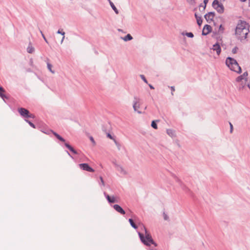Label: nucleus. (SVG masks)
Returning <instances> with one entry per match:
<instances>
[{
  "label": "nucleus",
  "mask_w": 250,
  "mask_h": 250,
  "mask_svg": "<svg viewBox=\"0 0 250 250\" xmlns=\"http://www.w3.org/2000/svg\"><path fill=\"white\" fill-rule=\"evenodd\" d=\"M249 32L248 24L244 21H240L235 29V34L240 40L245 39Z\"/></svg>",
  "instance_id": "1"
},
{
  "label": "nucleus",
  "mask_w": 250,
  "mask_h": 250,
  "mask_svg": "<svg viewBox=\"0 0 250 250\" xmlns=\"http://www.w3.org/2000/svg\"><path fill=\"white\" fill-rule=\"evenodd\" d=\"M248 74L247 72L244 73L242 75L239 76L236 81L239 90L242 92H245L248 89H250V83L248 82Z\"/></svg>",
  "instance_id": "2"
},
{
  "label": "nucleus",
  "mask_w": 250,
  "mask_h": 250,
  "mask_svg": "<svg viewBox=\"0 0 250 250\" xmlns=\"http://www.w3.org/2000/svg\"><path fill=\"white\" fill-rule=\"evenodd\" d=\"M226 64L231 70L238 73L241 72L240 66L234 59L230 57L227 58L226 61Z\"/></svg>",
  "instance_id": "3"
},
{
  "label": "nucleus",
  "mask_w": 250,
  "mask_h": 250,
  "mask_svg": "<svg viewBox=\"0 0 250 250\" xmlns=\"http://www.w3.org/2000/svg\"><path fill=\"white\" fill-rule=\"evenodd\" d=\"M144 229L145 231V237L144 236L143 234L139 233V236L142 242L146 246H150L151 244H153L155 246H156L157 245L154 243L151 235L149 233L145 227H144Z\"/></svg>",
  "instance_id": "4"
},
{
  "label": "nucleus",
  "mask_w": 250,
  "mask_h": 250,
  "mask_svg": "<svg viewBox=\"0 0 250 250\" xmlns=\"http://www.w3.org/2000/svg\"><path fill=\"white\" fill-rule=\"evenodd\" d=\"M213 7L220 13H223L224 11L223 5L218 0H214L212 3Z\"/></svg>",
  "instance_id": "5"
},
{
  "label": "nucleus",
  "mask_w": 250,
  "mask_h": 250,
  "mask_svg": "<svg viewBox=\"0 0 250 250\" xmlns=\"http://www.w3.org/2000/svg\"><path fill=\"white\" fill-rule=\"evenodd\" d=\"M19 112L20 114L24 117H30V118H34V115L32 114H30L28 110L23 108H20L19 109Z\"/></svg>",
  "instance_id": "6"
},
{
  "label": "nucleus",
  "mask_w": 250,
  "mask_h": 250,
  "mask_svg": "<svg viewBox=\"0 0 250 250\" xmlns=\"http://www.w3.org/2000/svg\"><path fill=\"white\" fill-rule=\"evenodd\" d=\"M80 168L83 170H85L89 172H94V170L91 168L87 164H80L79 165Z\"/></svg>",
  "instance_id": "7"
},
{
  "label": "nucleus",
  "mask_w": 250,
  "mask_h": 250,
  "mask_svg": "<svg viewBox=\"0 0 250 250\" xmlns=\"http://www.w3.org/2000/svg\"><path fill=\"white\" fill-rule=\"evenodd\" d=\"M214 17L215 14L213 12H209L205 16V18L208 22L212 21Z\"/></svg>",
  "instance_id": "8"
},
{
  "label": "nucleus",
  "mask_w": 250,
  "mask_h": 250,
  "mask_svg": "<svg viewBox=\"0 0 250 250\" xmlns=\"http://www.w3.org/2000/svg\"><path fill=\"white\" fill-rule=\"evenodd\" d=\"M212 30L211 27L208 24H206L204 26L203 31H202V34L204 35H207L208 34H209L210 32H211Z\"/></svg>",
  "instance_id": "9"
},
{
  "label": "nucleus",
  "mask_w": 250,
  "mask_h": 250,
  "mask_svg": "<svg viewBox=\"0 0 250 250\" xmlns=\"http://www.w3.org/2000/svg\"><path fill=\"white\" fill-rule=\"evenodd\" d=\"M212 49L213 51H215L218 55H220L221 51V49L220 45L218 43H216L214 44L212 46Z\"/></svg>",
  "instance_id": "10"
},
{
  "label": "nucleus",
  "mask_w": 250,
  "mask_h": 250,
  "mask_svg": "<svg viewBox=\"0 0 250 250\" xmlns=\"http://www.w3.org/2000/svg\"><path fill=\"white\" fill-rule=\"evenodd\" d=\"M114 208L118 212H120L122 214H125V211L123 210V209L119 205H115L114 206Z\"/></svg>",
  "instance_id": "11"
},
{
  "label": "nucleus",
  "mask_w": 250,
  "mask_h": 250,
  "mask_svg": "<svg viewBox=\"0 0 250 250\" xmlns=\"http://www.w3.org/2000/svg\"><path fill=\"white\" fill-rule=\"evenodd\" d=\"M106 198L110 203H114L117 202L116 198L114 197H110L108 195L106 196Z\"/></svg>",
  "instance_id": "12"
},
{
  "label": "nucleus",
  "mask_w": 250,
  "mask_h": 250,
  "mask_svg": "<svg viewBox=\"0 0 250 250\" xmlns=\"http://www.w3.org/2000/svg\"><path fill=\"white\" fill-rule=\"evenodd\" d=\"M195 18L197 20V24L200 26L202 23V19L201 17H199L197 15L196 13L195 14Z\"/></svg>",
  "instance_id": "13"
},
{
  "label": "nucleus",
  "mask_w": 250,
  "mask_h": 250,
  "mask_svg": "<svg viewBox=\"0 0 250 250\" xmlns=\"http://www.w3.org/2000/svg\"><path fill=\"white\" fill-rule=\"evenodd\" d=\"M140 105V103L139 100H138V101H136L134 103V104L133 105V108L135 111L138 110V109L139 108Z\"/></svg>",
  "instance_id": "14"
},
{
  "label": "nucleus",
  "mask_w": 250,
  "mask_h": 250,
  "mask_svg": "<svg viewBox=\"0 0 250 250\" xmlns=\"http://www.w3.org/2000/svg\"><path fill=\"white\" fill-rule=\"evenodd\" d=\"M208 2V0H204L203 4H201L200 5L199 8H202L203 11H204L206 7V5H207V4Z\"/></svg>",
  "instance_id": "15"
},
{
  "label": "nucleus",
  "mask_w": 250,
  "mask_h": 250,
  "mask_svg": "<svg viewBox=\"0 0 250 250\" xmlns=\"http://www.w3.org/2000/svg\"><path fill=\"white\" fill-rule=\"evenodd\" d=\"M4 93H5L4 89L2 87H0V96L2 99L6 98V96L4 94Z\"/></svg>",
  "instance_id": "16"
},
{
  "label": "nucleus",
  "mask_w": 250,
  "mask_h": 250,
  "mask_svg": "<svg viewBox=\"0 0 250 250\" xmlns=\"http://www.w3.org/2000/svg\"><path fill=\"white\" fill-rule=\"evenodd\" d=\"M65 146L70 150L72 152H73L74 153H76V152L75 151V150L74 149V148L71 146H70L67 143H65Z\"/></svg>",
  "instance_id": "17"
},
{
  "label": "nucleus",
  "mask_w": 250,
  "mask_h": 250,
  "mask_svg": "<svg viewBox=\"0 0 250 250\" xmlns=\"http://www.w3.org/2000/svg\"><path fill=\"white\" fill-rule=\"evenodd\" d=\"M129 222L130 223V225H131V226L132 227H133L134 229H137V226L134 223V222H133V220L132 219H129Z\"/></svg>",
  "instance_id": "18"
},
{
  "label": "nucleus",
  "mask_w": 250,
  "mask_h": 250,
  "mask_svg": "<svg viewBox=\"0 0 250 250\" xmlns=\"http://www.w3.org/2000/svg\"><path fill=\"white\" fill-rule=\"evenodd\" d=\"M27 50L28 53H32L34 52V49L32 46H29L28 47Z\"/></svg>",
  "instance_id": "19"
},
{
  "label": "nucleus",
  "mask_w": 250,
  "mask_h": 250,
  "mask_svg": "<svg viewBox=\"0 0 250 250\" xmlns=\"http://www.w3.org/2000/svg\"><path fill=\"white\" fill-rule=\"evenodd\" d=\"M54 135L61 141L64 142V140L56 133H54Z\"/></svg>",
  "instance_id": "20"
},
{
  "label": "nucleus",
  "mask_w": 250,
  "mask_h": 250,
  "mask_svg": "<svg viewBox=\"0 0 250 250\" xmlns=\"http://www.w3.org/2000/svg\"><path fill=\"white\" fill-rule=\"evenodd\" d=\"M132 39L131 36L130 34H127L124 39L125 41H129Z\"/></svg>",
  "instance_id": "21"
},
{
  "label": "nucleus",
  "mask_w": 250,
  "mask_h": 250,
  "mask_svg": "<svg viewBox=\"0 0 250 250\" xmlns=\"http://www.w3.org/2000/svg\"><path fill=\"white\" fill-rule=\"evenodd\" d=\"M58 33H60V34H62V40L61 41V42H62V41H63V40L64 38V32H63L62 30H59L58 31Z\"/></svg>",
  "instance_id": "22"
},
{
  "label": "nucleus",
  "mask_w": 250,
  "mask_h": 250,
  "mask_svg": "<svg viewBox=\"0 0 250 250\" xmlns=\"http://www.w3.org/2000/svg\"><path fill=\"white\" fill-rule=\"evenodd\" d=\"M238 50V48L237 47H235L232 50V53L233 54H236L237 53Z\"/></svg>",
  "instance_id": "23"
},
{
  "label": "nucleus",
  "mask_w": 250,
  "mask_h": 250,
  "mask_svg": "<svg viewBox=\"0 0 250 250\" xmlns=\"http://www.w3.org/2000/svg\"><path fill=\"white\" fill-rule=\"evenodd\" d=\"M151 126L152 127H153L155 129L157 128V125H156V123L155 122V121H152V122Z\"/></svg>",
  "instance_id": "24"
},
{
  "label": "nucleus",
  "mask_w": 250,
  "mask_h": 250,
  "mask_svg": "<svg viewBox=\"0 0 250 250\" xmlns=\"http://www.w3.org/2000/svg\"><path fill=\"white\" fill-rule=\"evenodd\" d=\"M111 6H112L113 9L116 13V14H118V11L117 8L115 7V6L113 4H111Z\"/></svg>",
  "instance_id": "25"
},
{
  "label": "nucleus",
  "mask_w": 250,
  "mask_h": 250,
  "mask_svg": "<svg viewBox=\"0 0 250 250\" xmlns=\"http://www.w3.org/2000/svg\"><path fill=\"white\" fill-rule=\"evenodd\" d=\"M47 67H48V68L49 69V70H50L51 72L54 73V71H53L52 70V69H51L52 65H51L50 63H47Z\"/></svg>",
  "instance_id": "26"
},
{
  "label": "nucleus",
  "mask_w": 250,
  "mask_h": 250,
  "mask_svg": "<svg viewBox=\"0 0 250 250\" xmlns=\"http://www.w3.org/2000/svg\"><path fill=\"white\" fill-rule=\"evenodd\" d=\"M224 28L222 25H221L219 27V30L220 32H223L224 31Z\"/></svg>",
  "instance_id": "27"
},
{
  "label": "nucleus",
  "mask_w": 250,
  "mask_h": 250,
  "mask_svg": "<svg viewBox=\"0 0 250 250\" xmlns=\"http://www.w3.org/2000/svg\"><path fill=\"white\" fill-rule=\"evenodd\" d=\"M187 35L188 37H190V38H192V37H193V34L192 33H191V32L188 33L187 34Z\"/></svg>",
  "instance_id": "28"
},
{
  "label": "nucleus",
  "mask_w": 250,
  "mask_h": 250,
  "mask_svg": "<svg viewBox=\"0 0 250 250\" xmlns=\"http://www.w3.org/2000/svg\"><path fill=\"white\" fill-rule=\"evenodd\" d=\"M141 78L143 80V81H144L145 83H147V81H146V79L145 78V76H144V75H141Z\"/></svg>",
  "instance_id": "29"
},
{
  "label": "nucleus",
  "mask_w": 250,
  "mask_h": 250,
  "mask_svg": "<svg viewBox=\"0 0 250 250\" xmlns=\"http://www.w3.org/2000/svg\"><path fill=\"white\" fill-rule=\"evenodd\" d=\"M229 125H230V133H232V131H233V125L231 123H229Z\"/></svg>",
  "instance_id": "30"
},
{
  "label": "nucleus",
  "mask_w": 250,
  "mask_h": 250,
  "mask_svg": "<svg viewBox=\"0 0 250 250\" xmlns=\"http://www.w3.org/2000/svg\"><path fill=\"white\" fill-rule=\"evenodd\" d=\"M28 122L29 124L31 126H32V127H33V128H35V126L34 125L33 123H31V122Z\"/></svg>",
  "instance_id": "31"
},
{
  "label": "nucleus",
  "mask_w": 250,
  "mask_h": 250,
  "mask_svg": "<svg viewBox=\"0 0 250 250\" xmlns=\"http://www.w3.org/2000/svg\"><path fill=\"white\" fill-rule=\"evenodd\" d=\"M107 137H108L109 138L111 139L114 140V139H113V138L112 137V136H111L110 134H107Z\"/></svg>",
  "instance_id": "32"
},
{
  "label": "nucleus",
  "mask_w": 250,
  "mask_h": 250,
  "mask_svg": "<svg viewBox=\"0 0 250 250\" xmlns=\"http://www.w3.org/2000/svg\"><path fill=\"white\" fill-rule=\"evenodd\" d=\"M42 36L43 38H44V40L45 41V42H47V40H46V39L45 37H44V35H43L42 33Z\"/></svg>",
  "instance_id": "33"
},
{
  "label": "nucleus",
  "mask_w": 250,
  "mask_h": 250,
  "mask_svg": "<svg viewBox=\"0 0 250 250\" xmlns=\"http://www.w3.org/2000/svg\"><path fill=\"white\" fill-rule=\"evenodd\" d=\"M90 140H91L92 142H94V139L92 137L90 138Z\"/></svg>",
  "instance_id": "34"
},
{
  "label": "nucleus",
  "mask_w": 250,
  "mask_h": 250,
  "mask_svg": "<svg viewBox=\"0 0 250 250\" xmlns=\"http://www.w3.org/2000/svg\"><path fill=\"white\" fill-rule=\"evenodd\" d=\"M149 86L151 89H154L152 85H150Z\"/></svg>",
  "instance_id": "35"
},
{
  "label": "nucleus",
  "mask_w": 250,
  "mask_h": 250,
  "mask_svg": "<svg viewBox=\"0 0 250 250\" xmlns=\"http://www.w3.org/2000/svg\"><path fill=\"white\" fill-rule=\"evenodd\" d=\"M240 1H242V2H244L246 0H240Z\"/></svg>",
  "instance_id": "36"
},
{
  "label": "nucleus",
  "mask_w": 250,
  "mask_h": 250,
  "mask_svg": "<svg viewBox=\"0 0 250 250\" xmlns=\"http://www.w3.org/2000/svg\"><path fill=\"white\" fill-rule=\"evenodd\" d=\"M249 6H250V0H249Z\"/></svg>",
  "instance_id": "37"
},
{
  "label": "nucleus",
  "mask_w": 250,
  "mask_h": 250,
  "mask_svg": "<svg viewBox=\"0 0 250 250\" xmlns=\"http://www.w3.org/2000/svg\"><path fill=\"white\" fill-rule=\"evenodd\" d=\"M101 181H102V182H103V178H101Z\"/></svg>",
  "instance_id": "38"
},
{
  "label": "nucleus",
  "mask_w": 250,
  "mask_h": 250,
  "mask_svg": "<svg viewBox=\"0 0 250 250\" xmlns=\"http://www.w3.org/2000/svg\"><path fill=\"white\" fill-rule=\"evenodd\" d=\"M165 219H167V216H165Z\"/></svg>",
  "instance_id": "39"
}]
</instances>
